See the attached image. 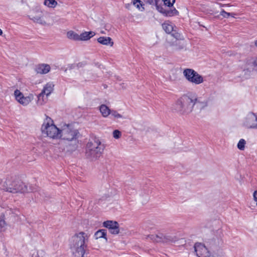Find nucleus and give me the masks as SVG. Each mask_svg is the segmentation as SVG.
I'll return each instance as SVG.
<instances>
[{"mask_svg": "<svg viewBox=\"0 0 257 257\" xmlns=\"http://www.w3.org/2000/svg\"><path fill=\"white\" fill-rule=\"evenodd\" d=\"M66 36L68 39L73 41H79V36L77 33L73 31H69L67 32Z\"/></svg>", "mask_w": 257, "mask_h": 257, "instance_id": "obj_22", "label": "nucleus"}, {"mask_svg": "<svg viewBox=\"0 0 257 257\" xmlns=\"http://www.w3.org/2000/svg\"><path fill=\"white\" fill-rule=\"evenodd\" d=\"M178 14V12L175 9L171 10H167V12L166 13V16L171 17L174 15H177Z\"/></svg>", "mask_w": 257, "mask_h": 257, "instance_id": "obj_29", "label": "nucleus"}, {"mask_svg": "<svg viewBox=\"0 0 257 257\" xmlns=\"http://www.w3.org/2000/svg\"><path fill=\"white\" fill-rule=\"evenodd\" d=\"M220 15L224 18H228L230 16V13L225 12L224 10H222L220 13Z\"/></svg>", "mask_w": 257, "mask_h": 257, "instance_id": "obj_34", "label": "nucleus"}, {"mask_svg": "<svg viewBox=\"0 0 257 257\" xmlns=\"http://www.w3.org/2000/svg\"><path fill=\"white\" fill-rule=\"evenodd\" d=\"M48 96H46L45 94L42 93L41 92L40 94L38 95V100L37 103L38 105H43L45 104L48 100Z\"/></svg>", "mask_w": 257, "mask_h": 257, "instance_id": "obj_20", "label": "nucleus"}, {"mask_svg": "<svg viewBox=\"0 0 257 257\" xmlns=\"http://www.w3.org/2000/svg\"><path fill=\"white\" fill-rule=\"evenodd\" d=\"M121 135V132L117 130H114L113 132V137L115 139H119Z\"/></svg>", "mask_w": 257, "mask_h": 257, "instance_id": "obj_33", "label": "nucleus"}, {"mask_svg": "<svg viewBox=\"0 0 257 257\" xmlns=\"http://www.w3.org/2000/svg\"><path fill=\"white\" fill-rule=\"evenodd\" d=\"M38 13L39 14L32 16L31 18H30V19L32 20L34 22L38 23L41 25H46L47 22L43 15L42 12L41 11H38Z\"/></svg>", "mask_w": 257, "mask_h": 257, "instance_id": "obj_13", "label": "nucleus"}, {"mask_svg": "<svg viewBox=\"0 0 257 257\" xmlns=\"http://www.w3.org/2000/svg\"><path fill=\"white\" fill-rule=\"evenodd\" d=\"M58 3L55 0H44V5L49 8H54Z\"/></svg>", "mask_w": 257, "mask_h": 257, "instance_id": "obj_25", "label": "nucleus"}, {"mask_svg": "<svg viewBox=\"0 0 257 257\" xmlns=\"http://www.w3.org/2000/svg\"><path fill=\"white\" fill-rule=\"evenodd\" d=\"M99 110L102 115L104 117H107L110 114L111 110L105 104H102L99 106Z\"/></svg>", "mask_w": 257, "mask_h": 257, "instance_id": "obj_21", "label": "nucleus"}, {"mask_svg": "<svg viewBox=\"0 0 257 257\" xmlns=\"http://www.w3.org/2000/svg\"><path fill=\"white\" fill-rule=\"evenodd\" d=\"M104 146L98 139L94 138L89 141L86 149V156L92 161L96 160L101 155Z\"/></svg>", "mask_w": 257, "mask_h": 257, "instance_id": "obj_4", "label": "nucleus"}, {"mask_svg": "<svg viewBox=\"0 0 257 257\" xmlns=\"http://www.w3.org/2000/svg\"><path fill=\"white\" fill-rule=\"evenodd\" d=\"M101 33H102V34H104V32H103V31H101Z\"/></svg>", "mask_w": 257, "mask_h": 257, "instance_id": "obj_45", "label": "nucleus"}, {"mask_svg": "<svg viewBox=\"0 0 257 257\" xmlns=\"http://www.w3.org/2000/svg\"><path fill=\"white\" fill-rule=\"evenodd\" d=\"M255 45L257 47V40L255 42Z\"/></svg>", "mask_w": 257, "mask_h": 257, "instance_id": "obj_43", "label": "nucleus"}, {"mask_svg": "<svg viewBox=\"0 0 257 257\" xmlns=\"http://www.w3.org/2000/svg\"><path fill=\"white\" fill-rule=\"evenodd\" d=\"M246 144V141L243 139H240L237 145V148L241 151H243L245 149V145Z\"/></svg>", "mask_w": 257, "mask_h": 257, "instance_id": "obj_27", "label": "nucleus"}, {"mask_svg": "<svg viewBox=\"0 0 257 257\" xmlns=\"http://www.w3.org/2000/svg\"><path fill=\"white\" fill-rule=\"evenodd\" d=\"M51 67L49 65L42 64L38 65L35 69L37 73L44 74L48 73L50 70Z\"/></svg>", "mask_w": 257, "mask_h": 257, "instance_id": "obj_14", "label": "nucleus"}, {"mask_svg": "<svg viewBox=\"0 0 257 257\" xmlns=\"http://www.w3.org/2000/svg\"><path fill=\"white\" fill-rule=\"evenodd\" d=\"M197 102V98L196 96L191 94H185L173 104L172 109L173 111L181 114H188L192 111Z\"/></svg>", "mask_w": 257, "mask_h": 257, "instance_id": "obj_1", "label": "nucleus"}, {"mask_svg": "<svg viewBox=\"0 0 257 257\" xmlns=\"http://www.w3.org/2000/svg\"><path fill=\"white\" fill-rule=\"evenodd\" d=\"M6 223L5 221L3 219L0 218V231H4L6 229Z\"/></svg>", "mask_w": 257, "mask_h": 257, "instance_id": "obj_31", "label": "nucleus"}, {"mask_svg": "<svg viewBox=\"0 0 257 257\" xmlns=\"http://www.w3.org/2000/svg\"><path fill=\"white\" fill-rule=\"evenodd\" d=\"M3 35V31L2 30L0 29V35Z\"/></svg>", "mask_w": 257, "mask_h": 257, "instance_id": "obj_41", "label": "nucleus"}, {"mask_svg": "<svg viewBox=\"0 0 257 257\" xmlns=\"http://www.w3.org/2000/svg\"><path fill=\"white\" fill-rule=\"evenodd\" d=\"M164 2V4L165 5L167 6L168 7H171L173 5L174 3L175 2V0H162Z\"/></svg>", "mask_w": 257, "mask_h": 257, "instance_id": "obj_32", "label": "nucleus"}, {"mask_svg": "<svg viewBox=\"0 0 257 257\" xmlns=\"http://www.w3.org/2000/svg\"><path fill=\"white\" fill-rule=\"evenodd\" d=\"M110 114L116 118H125L124 116L114 110H111Z\"/></svg>", "mask_w": 257, "mask_h": 257, "instance_id": "obj_28", "label": "nucleus"}, {"mask_svg": "<svg viewBox=\"0 0 257 257\" xmlns=\"http://www.w3.org/2000/svg\"><path fill=\"white\" fill-rule=\"evenodd\" d=\"M156 0H147V3L150 5H155Z\"/></svg>", "mask_w": 257, "mask_h": 257, "instance_id": "obj_38", "label": "nucleus"}, {"mask_svg": "<svg viewBox=\"0 0 257 257\" xmlns=\"http://www.w3.org/2000/svg\"><path fill=\"white\" fill-rule=\"evenodd\" d=\"M162 27L164 31L168 34H171L172 36L173 32H177L176 30L174 29V27L172 24L169 22H165L162 24Z\"/></svg>", "mask_w": 257, "mask_h": 257, "instance_id": "obj_15", "label": "nucleus"}, {"mask_svg": "<svg viewBox=\"0 0 257 257\" xmlns=\"http://www.w3.org/2000/svg\"><path fill=\"white\" fill-rule=\"evenodd\" d=\"M194 250L198 257H208L210 255L205 246L201 243H196L194 245Z\"/></svg>", "mask_w": 257, "mask_h": 257, "instance_id": "obj_11", "label": "nucleus"}, {"mask_svg": "<svg viewBox=\"0 0 257 257\" xmlns=\"http://www.w3.org/2000/svg\"><path fill=\"white\" fill-rule=\"evenodd\" d=\"M215 253L217 256H221L223 255V252H222V250H218Z\"/></svg>", "mask_w": 257, "mask_h": 257, "instance_id": "obj_36", "label": "nucleus"}, {"mask_svg": "<svg viewBox=\"0 0 257 257\" xmlns=\"http://www.w3.org/2000/svg\"><path fill=\"white\" fill-rule=\"evenodd\" d=\"M133 5L138 9H140V6H142L141 1L140 0H135L133 2Z\"/></svg>", "mask_w": 257, "mask_h": 257, "instance_id": "obj_35", "label": "nucleus"}, {"mask_svg": "<svg viewBox=\"0 0 257 257\" xmlns=\"http://www.w3.org/2000/svg\"><path fill=\"white\" fill-rule=\"evenodd\" d=\"M97 42L102 45L111 47L113 45L111 38L109 37H100L97 39Z\"/></svg>", "mask_w": 257, "mask_h": 257, "instance_id": "obj_17", "label": "nucleus"}, {"mask_svg": "<svg viewBox=\"0 0 257 257\" xmlns=\"http://www.w3.org/2000/svg\"><path fill=\"white\" fill-rule=\"evenodd\" d=\"M54 86V84L52 83H47L42 90V93L45 94L46 96H49L53 91Z\"/></svg>", "mask_w": 257, "mask_h": 257, "instance_id": "obj_18", "label": "nucleus"}, {"mask_svg": "<svg viewBox=\"0 0 257 257\" xmlns=\"http://www.w3.org/2000/svg\"><path fill=\"white\" fill-rule=\"evenodd\" d=\"M41 131L43 135L52 139L60 138V130L54 124L52 119L47 116L41 127Z\"/></svg>", "mask_w": 257, "mask_h": 257, "instance_id": "obj_5", "label": "nucleus"}, {"mask_svg": "<svg viewBox=\"0 0 257 257\" xmlns=\"http://www.w3.org/2000/svg\"><path fill=\"white\" fill-rule=\"evenodd\" d=\"M253 198L255 200V201L256 202V205H257V191H254L253 193Z\"/></svg>", "mask_w": 257, "mask_h": 257, "instance_id": "obj_37", "label": "nucleus"}, {"mask_svg": "<svg viewBox=\"0 0 257 257\" xmlns=\"http://www.w3.org/2000/svg\"><path fill=\"white\" fill-rule=\"evenodd\" d=\"M172 36L175 39L172 40L170 45L172 47L173 49L175 51L183 49L185 47V44L180 34L178 32H173Z\"/></svg>", "mask_w": 257, "mask_h": 257, "instance_id": "obj_8", "label": "nucleus"}, {"mask_svg": "<svg viewBox=\"0 0 257 257\" xmlns=\"http://www.w3.org/2000/svg\"><path fill=\"white\" fill-rule=\"evenodd\" d=\"M88 237L89 235L84 232H80L72 236L70 248L74 257H84L86 247L85 243L87 241Z\"/></svg>", "mask_w": 257, "mask_h": 257, "instance_id": "obj_2", "label": "nucleus"}, {"mask_svg": "<svg viewBox=\"0 0 257 257\" xmlns=\"http://www.w3.org/2000/svg\"><path fill=\"white\" fill-rule=\"evenodd\" d=\"M78 134L77 130L73 129L70 125L66 124L60 130V138L68 141L76 142Z\"/></svg>", "mask_w": 257, "mask_h": 257, "instance_id": "obj_7", "label": "nucleus"}, {"mask_svg": "<svg viewBox=\"0 0 257 257\" xmlns=\"http://www.w3.org/2000/svg\"><path fill=\"white\" fill-rule=\"evenodd\" d=\"M131 6V5L128 4V5H127V6H126V7L127 8H128L129 6Z\"/></svg>", "mask_w": 257, "mask_h": 257, "instance_id": "obj_42", "label": "nucleus"}, {"mask_svg": "<svg viewBox=\"0 0 257 257\" xmlns=\"http://www.w3.org/2000/svg\"><path fill=\"white\" fill-rule=\"evenodd\" d=\"M1 189L13 193H25L32 191L28 189V186L20 180L13 178L7 179L0 183Z\"/></svg>", "mask_w": 257, "mask_h": 257, "instance_id": "obj_3", "label": "nucleus"}, {"mask_svg": "<svg viewBox=\"0 0 257 257\" xmlns=\"http://www.w3.org/2000/svg\"><path fill=\"white\" fill-rule=\"evenodd\" d=\"M118 223L116 221H113L111 220H107L103 222V225L104 227L107 228L109 230L113 228L115 226H118Z\"/></svg>", "mask_w": 257, "mask_h": 257, "instance_id": "obj_23", "label": "nucleus"}, {"mask_svg": "<svg viewBox=\"0 0 257 257\" xmlns=\"http://www.w3.org/2000/svg\"><path fill=\"white\" fill-rule=\"evenodd\" d=\"M246 69L249 71H257V57L247 63L246 65Z\"/></svg>", "mask_w": 257, "mask_h": 257, "instance_id": "obj_19", "label": "nucleus"}, {"mask_svg": "<svg viewBox=\"0 0 257 257\" xmlns=\"http://www.w3.org/2000/svg\"><path fill=\"white\" fill-rule=\"evenodd\" d=\"M256 115L253 113H249L244 118L243 124L248 128L255 129Z\"/></svg>", "mask_w": 257, "mask_h": 257, "instance_id": "obj_10", "label": "nucleus"}, {"mask_svg": "<svg viewBox=\"0 0 257 257\" xmlns=\"http://www.w3.org/2000/svg\"><path fill=\"white\" fill-rule=\"evenodd\" d=\"M94 236L96 238V239L100 238H104L106 240H107V238L106 237V231L105 229H100L98 231H97Z\"/></svg>", "mask_w": 257, "mask_h": 257, "instance_id": "obj_24", "label": "nucleus"}, {"mask_svg": "<svg viewBox=\"0 0 257 257\" xmlns=\"http://www.w3.org/2000/svg\"><path fill=\"white\" fill-rule=\"evenodd\" d=\"M230 16H231L232 17H234V16L235 15V14L234 13H230Z\"/></svg>", "mask_w": 257, "mask_h": 257, "instance_id": "obj_39", "label": "nucleus"}, {"mask_svg": "<svg viewBox=\"0 0 257 257\" xmlns=\"http://www.w3.org/2000/svg\"><path fill=\"white\" fill-rule=\"evenodd\" d=\"M95 35L93 31L84 32L82 33L79 36V41H85L89 40Z\"/></svg>", "mask_w": 257, "mask_h": 257, "instance_id": "obj_16", "label": "nucleus"}, {"mask_svg": "<svg viewBox=\"0 0 257 257\" xmlns=\"http://www.w3.org/2000/svg\"><path fill=\"white\" fill-rule=\"evenodd\" d=\"M155 6L156 9L161 13H162L164 15L166 16V13L167 12V10H166L164 9V8L162 7V6H160L159 5V1L156 0L155 2Z\"/></svg>", "mask_w": 257, "mask_h": 257, "instance_id": "obj_26", "label": "nucleus"}, {"mask_svg": "<svg viewBox=\"0 0 257 257\" xmlns=\"http://www.w3.org/2000/svg\"><path fill=\"white\" fill-rule=\"evenodd\" d=\"M109 231L111 234H118L119 232V225H118V226H115L113 228V229L112 228V229H110Z\"/></svg>", "mask_w": 257, "mask_h": 257, "instance_id": "obj_30", "label": "nucleus"}, {"mask_svg": "<svg viewBox=\"0 0 257 257\" xmlns=\"http://www.w3.org/2000/svg\"><path fill=\"white\" fill-rule=\"evenodd\" d=\"M224 6H225V5H222V4H220V6H221V7H223Z\"/></svg>", "mask_w": 257, "mask_h": 257, "instance_id": "obj_44", "label": "nucleus"}, {"mask_svg": "<svg viewBox=\"0 0 257 257\" xmlns=\"http://www.w3.org/2000/svg\"><path fill=\"white\" fill-rule=\"evenodd\" d=\"M149 237L156 242L167 241L172 240V238L169 235H164L162 233L151 235Z\"/></svg>", "mask_w": 257, "mask_h": 257, "instance_id": "obj_12", "label": "nucleus"}, {"mask_svg": "<svg viewBox=\"0 0 257 257\" xmlns=\"http://www.w3.org/2000/svg\"><path fill=\"white\" fill-rule=\"evenodd\" d=\"M14 95L16 100L24 106L29 104L34 98V96L32 94L28 96H24L23 94L18 89L15 91Z\"/></svg>", "mask_w": 257, "mask_h": 257, "instance_id": "obj_9", "label": "nucleus"}, {"mask_svg": "<svg viewBox=\"0 0 257 257\" xmlns=\"http://www.w3.org/2000/svg\"><path fill=\"white\" fill-rule=\"evenodd\" d=\"M183 74L186 79L191 83L198 85L204 81L203 77L192 69H185Z\"/></svg>", "mask_w": 257, "mask_h": 257, "instance_id": "obj_6", "label": "nucleus"}, {"mask_svg": "<svg viewBox=\"0 0 257 257\" xmlns=\"http://www.w3.org/2000/svg\"><path fill=\"white\" fill-rule=\"evenodd\" d=\"M255 129H257V115H256V119Z\"/></svg>", "mask_w": 257, "mask_h": 257, "instance_id": "obj_40", "label": "nucleus"}]
</instances>
